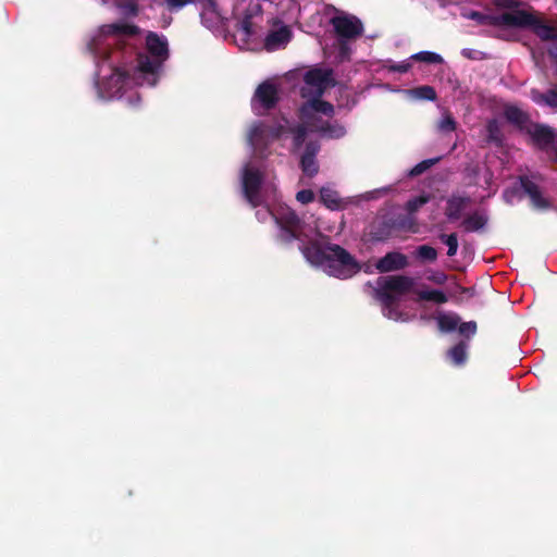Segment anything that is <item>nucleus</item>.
Instances as JSON below:
<instances>
[{"label": "nucleus", "instance_id": "nucleus-45", "mask_svg": "<svg viewBox=\"0 0 557 557\" xmlns=\"http://www.w3.org/2000/svg\"><path fill=\"white\" fill-rule=\"evenodd\" d=\"M456 289L460 294L467 295L469 297H472L475 294V290L473 287H463V286H460L459 284H456Z\"/></svg>", "mask_w": 557, "mask_h": 557}, {"label": "nucleus", "instance_id": "nucleus-15", "mask_svg": "<svg viewBox=\"0 0 557 557\" xmlns=\"http://www.w3.org/2000/svg\"><path fill=\"white\" fill-rule=\"evenodd\" d=\"M292 39V30L287 25H282L278 29L270 30L264 38V48L267 51H274L285 47Z\"/></svg>", "mask_w": 557, "mask_h": 557}, {"label": "nucleus", "instance_id": "nucleus-18", "mask_svg": "<svg viewBox=\"0 0 557 557\" xmlns=\"http://www.w3.org/2000/svg\"><path fill=\"white\" fill-rule=\"evenodd\" d=\"M262 7L258 2H251L245 10V13L242 18L237 21L236 28L240 30L247 38L253 35L252 29V17L257 15H261Z\"/></svg>", "mask_w": 557, "mask_h": 557}, {"label": "nucleus", "instance_id": "nucleus-41", "mask_svg": "<svg viewBox=\"0 0 557 557\" xmlns=\"http://www.w3.org/2000/svg\"><path fill=\"white\" fill-rule=\"evenodd\" d=\"M319 150H320V144L318 141L311 140L306 144L305 151H304L302 156L315 157L317 153L319 152Z\"/></svg>", "mask_w": 557, "mask_h": 557}, {"label": "nucleus", "instance_id": "nucleus-36", "mask_svg": "<svg viewBox=\"0 0 557 557\" xmlns=\"http://www.w3.org/2000/svg\"><path fill=\"white\" fill-rule=\"evenodd\" d=\"M440 239L448 247L447 256L454 257L458 250V237L456 233L441 234Z\"/></svg>", "mask_w": 557, "mask_h": 557}, {"label": "nucleus", "instance_id": "nucleus-10", "mask_svg": "<svg viewBox=\"0 0 557 557\" xmlns=\"http://www.w3.org/2000/svg\"><path fill=\"white\" fill-rule=\"evenodd\" d=\"M306 124L311 132H317L327 138H341L346 134V129L343 125L330 121H325L317 114H306L304 117Z\"/></svg>", "mask_w": 557, "mask_h": 557}, {"label": "nucleus", "instance_id": "nucleus-39", "mask_svg": "<svg viewBox=\"0 0 557 557\" xmlns=\"http://www.w3.org/2000/svg\"><path fill=\"white\" fill-rule=\"evenodd\" d=\"M440 128L444 132H453L456 128V122L450 115L445 116L440 124Z\"/></svg>", "mask_w": 557, "mask_h": 557}, {"label": "nucleus", "instance_id": "nucleus-27", "mask_svg": "<svg viewBox=\"0 0 557 557\" xmlns=\"http://www.w3.org/2000/svg\"><path fill=\"white\" fill-rule=\"evenodd\" d=\"M418 298L419 300L433 301L440 305L448 301L446 294L438 289L420 290L418 292Z\"/></svg>", "mask_w": 557, "mask_h": 557}, {"label": "nucleus", "instance_id": "nucleus-16", "mask_svg": "<svg viewBox=\"0 0 557 557\" xmlns=\"http://www.w3.org/2000/svg\"><path fill=\"white\" fill-rule=\"evenodd\" d=\"M470 203L471 198L469 196L453 194L447 199L445 207V215L448 221L459 220Z\"/></svg>", "mask_w": 557, "mask_h": 557}, {"label": "nucleus", "instance_id": "nucleus-48", "mask_svg": "<svg viewBox=\"0 0 557 557\" xmlns=\"http://www.w3.org/2000/svg\"><path fill=\"white\" fill-rule=\"evenodd\" d=\"M552 161H553L554 163H557V147H556V148H554V157L552 158Z\"/></svg>", "mask_w": 557, "mask_h": 557}, {"label": "nucleus", "instance_id": "nucleus-35", "mask_svg": "<svg viewBox=\"0 0 557 557\" xmlns=\"http://www.w3.org/2000/svg\"><path fill=\"white\" fill-rule=\"evenodd\" d=\"M308 129V126L304 124H299L292 128L293 145L296 149H299L304 145Z\"/></svg>", "mask_w": 557, "mask_h": 557}, {"label": "nucleus", "instance_id": "nucleus-43", "mask_svg": "<svg viewBox=\"0 0 557 557\" xmlns=\"http://www.w3.org/2000/svg\"><path fill=\"white\" fill-rule=\"evenodd\" d=\"M411 69V64L409 62H400L395 63L391 66H388V70L392 72H398V73H407Z\"/></svg>", "mask_w": 557, "mask_h": 557}, {"label": "nucleus", "instance_id": "nucleus-22", "mask_svg": "<svg viewBox=\"0 0 557 557\" xmlns=\"http://www.w3.org/2000/svg\"><path fill=\"white\" fill-rule=\"evenodd\" d=\"M320 201L330 210H342L345 208L339 194L330 187H322L320 189Z\"/></svg>", "mask_w": 557, "mask_h": 557}, {"label": "nucleus", "instance_id": "nucleus-47", "mask_svg": "<svg viewBox=\"0 0 557 557\" xmlns=\"http://www.w3.org/2000/svg\"><path fill=\"white\" fill-rule=\"evenodd\" d=\"M462 55L468 58V59H471L472 58V53H471V50H468V49H463L462 50Z\"/></svg>", "mask_w": 557, "mask_h": 557}, {"label": "nucleus", "instance_id": "nucleus-4", "mask_svg": "<svg viewBox=\"0 0 557 557\" xmlns=\"http://www.w3.org/2000/svg\"><path fill=\"white\" fill-rule=\"evenodd\" d=\"M146 48L149 55L139 53L137 69L145 74L156 75L169 58V45L164 36L149 32L146 36Z\"/></svg>", "mask_w": 557, "mask_h": 557}, {"label": "nucleus", "instance_id": "nucleus-23", "mask_svg": "<svg viewBox=\"0 0 557 557\" xmlns=\"http://www.w3.org/2000/svg\"><path fill=\"white\" fill-rule=\"evenodd\" d=\"M488 218L485 213L474 211L473 213L466 216L461 223L466 232H478L485 227Z\"/></svg>", "mask_w": 557, "mask_h": 557}, {"label": "nucleus", "instance_id": "nucleus-11", "mask_svg": "<svg viewBox=\"0 0 557 557\" xmlns=\"http://www.w3.org/2000/svg\"><path fill=\"white\" fill-rule=\"evenodd\" d=\"M253 100L258 101L263 110H272L280 101L278 89L273 83L265 81L257 87Z\"/></svg>", "mask_w": 557, "mask_h": 557}, {"label": "nucleus", "instance_id": "nucleus-20", "mask_svg": "<svg viewBox=\"0 0 557 557\" xmlns=\"http://www.w3.org/2000/svg\"><path fill=\"white\" fill-rule=\"evenodd\" d=\"M530 98L536 104L557 109V86L550 88L546 92H542L536 88H532L530 90Z\"/></svg>", "mask_w": 557, "mask_h": 557}, {"label": "nucleus", "instance_id": "nucleus-33", "mask_svg": "<svg viewBox=\"0 0 557 557\" xmlns=\"http://www.w3.org/2000/svg\"><path fill=\"white\" fill-rule=\"evenodd\" d=\"M416 256L422 261L433 262L437 259V250L429 245H421L416 250Z\"/></svg>", "mask_w": 557, "mask_h": 557}, {"label": "nucleus", "instance_id": "nucleus-30", "mask_svg": "<svg viewBox=\"0 0 557 557\" xmlns=\"http://www.w3.org/2000/svg\"><path fill=\"white\" fill-rule=\"evenodd\" d=\"M411 59L428 64H441L444 62V59L441 54L432 51H420L411 55Z\"/></svg>", "mask_w": 557, "mask_h": 557}, {"label": "nucleus", "instance_id": "nucleus-42", "mask_svg": "<svg viewBox=\"0 0 557 557\" xmlns=\"http://www.w3.org/2000/svg\"><path fill=\"white\" fill-rule=\"evenodd\" d=\"M256 218L259 222L264 223L269 218H273V210H271L269 207L257 210Z\"/></svg>", "mask_w": 557, "mask_h": 557}, {"label": "nucleus", "instance_id": "nucleus-34", "mask_svg": "<svg viewBox=\"0 0 557 557\" xmlns=\"http://www.w3.org/2000/svg\"><path fill=\"white\" fill-rule=\"evenodd\" d=\"M458 333L468 341L476 334L478 325L475 321L461 322L457 326Z\"/></svg>", "mask_w": 557, "mask_h": 557}, {"label": "nucleus", "instance_id": "nucleus-8", "mask_svg": "<svg viewBox=\"0 0 557 557\" xmlns=\"http://www.w3.org/2000/svg\"><path fill=\"white\" fill-rule=\"evenodd\" d=\"M516 7H518L516 0H506V8L510 9V11L499 14L496 17V23L508 27L531 29L536 14L527 10H518Z\"/></svg>", "mask_w": 557, "mask_h": 557}, {"label": "nucleus", "instance_id": "nucleus-3", "mask_svg": "<svg viewBox=\"0 0 557 557\" xmlns=\"http://www.w3.org/2000/svg\"><path fill=\"white\" fill-rule=\"evenodd\" d=\"M377 287L374 296L384 309L392 311L398 304L401 296L409 293L414 280L407 275L381 276L376 281Z\"/></svg>", "mask_w": 557, "mask_h": 557}, {"label": "nucleus", "instance_id": "nucleus-38", "mask_svg": "<svg viewBox=\"0 0 557 557\" xmlns=\"http://www.w3.org/2000/svg\"><path fill=\"white\" fill-rule=\"evenodd\" d=\"M391 230L387 226H382L372 232V239L376 242H383L388 238Z\"/></svg>", "mask_w": 557, "mask_h": 557}, {"label": "nucleus", "instance_id": "nucleus-5", "mask_svg": "<svg viewBox=\"0 0 557 557\" xmlns=\"http://www.w3.org/2000/svg\"><path fill=\"white\" fill-rule=\"evenodd\" d=\"M273 220L281 231L280 242L290 244L300 239L305 223L294 209L286 205H278L273 209Z\"/></svg>", "mask_w": 557, "mask_h": 557}, {"label": "nucleus", "instance_id": "nucleus-40", "mask_svg": "<svg viewBox=\"0 0 557 557\" xmlns=\"http://www.w3.org/2000/svg\"><path fill=\"white\" fill-rule=\"evenodd\" d=\"M448 276L442 271L433 272L431 275L428 276V280L434 284L443 285L446 283Z\"/></svg>", "mask_w": 557, "mask_h": 557}, {"label": "nucleus", "instance_id": "nucleus-32", "mask_svg": "<svg viewBox=\"0 0 557 557\" xmlns=\"http://www.w3.org/2000/svg\"><path fill=\"white\" fill-rule=\"evenodd\" d=\"M414 97L423 100L434 101L437 97L432 86L424 85L409 90Z\"/></svg>", "mask_w": 557, "mask_h": 557}, {"label": "nucleus", "instance_id": "nucleus-28", "mask_svg": "<svg viewBox=\"0 0 557 557\" xmlns=\"http://www.w3.org/2000/svg\"><path fill=\"white\" fill-rule=\"evenodd\" d=\"M300 168L301 171L309 177H313L319 172V165L317 163L315 157L311 156H301Z\"/></svg>", "mask_w": 557, "mask_h": 557}, {"label": "nucleus", "instance_id": "nucleus-13", "mask_svg": "<svg viewBox=\"0 0 557 557\" xmlns=\"http://www.w3.org/2000/svg\"><path fill=\"white\" fill-rule=\"evenodd\" d=\"M528 134L531 136L534 145L541 150H546L549 146L554 145L557 137L550 126L539 123L528 129Z\"/></svg>", "mask_w": 557, "mask_h": 557}, {"label": "nucleus", "instance_id": "nucleus-24", "mask_svg": "<svg viewBox=\"0 0 557 557\" xmlns=\"http://www.w3.org/2000/svg\"><path fill=\"white\" fill-rule=\"evenodd\" d=\"M436 321L437 327L442 333H450L457 330L461 318L455 312L440 313L436 318Z\"/></svg>", "mask_w": 557, "mask_h": 557}, {"label": "nucleus", "instance_id": "nucleus-26", "mask_svg": "<svg viewBox=\"0 0 557 557\" xmlns=\"http://www.w3.org/2000/svg\"><path fill=\"white\" fill-rule=\"evenodd\" d=\"M467 342L460 341L447 351V357L455 366H461L467 360Z\"/></svg>", "mask_w": 557, "mask_h": 557}, {"label": "nucleus", "instance_id": "nucleus-2", "mask_svg": "<svg viewBox=\"0 0 557 557\" xmlns=\"http://www.w3.org/2000/svg\"><path fill=\"white\" fill-rule=\"evenodd\" d=\"M140 33L137 25L128 23H113L100 27L99 34L88 42L89 51L103 61H111L117 51L111 49L119 45L122 37H134Z\"/></svg>", "mask_w": 557, "mask_h": 557}, {"label": "nucleus", "instance_id": "nucleus-29", "mask_svg": "<svg viewBox=\"0 0 557 557\" xmlns=\"http://www.w3.org/2000/svg\"><path fill=\"white\" fill-rule=\"evenodd\" d=\"M432 196L429 194H422L414 198H411L406 203V210L409 214H413L420 210L424 205L431 200Z\"/></svg>", "mask_w": 557, "mask_h": 557}, {"label": "nucleus", "instance_id": "nucleus-44", "mask_svg": "<svg viewBox=\"0 0 557 557\" xmlns=\"http://www.w3.org/2000/svg\"><path fill=\"white\" fill-rule=\"evenodd\" d=\"M193 0H165L170 9H180L190 3Z\"/></svg>", "mask_w": 557, "mask_h": 557}, {"label": "nucleus", "instance_id": "nucleus-46", "mask_svg": "<svg viewBox=\"0 0 557 557\" xmlns=\"http://www.w3.org/2000/svg\"><path fill=\"white\" fill-rule=\"evenodd\" d=\"M124 8L132 14V15H137L138 14V5L133 2V1H129L127 3L124 4Z\"/></svg>", "mask_w": 557, "mask_h": 557}, {"label": "nucleus", "instance_id": "nucleus-12", "mask_svg": "<svg viewBox=\"0 0 557 557\" xmlns=\"http://www.w3.org/2000/svg\"><path fill=\"white\" fill-rule=\"evenodd\" d=\"M519 183L524 194L530 198L533 208L540 210H546L550 208L549 200L543 196L539 185L534 183L529 176H519Z\"/></svg>", "mask_w": 557, "mask_h": 557}, {"label": "nucleus", "instance_id": "nucleus-31", "mask_svg": "<svg viewBox=\"0 0 557 557\" xmlns=\"http://www.w3.org/2000/svg\"><path fill=\"white\" fill-rule=\"evenodd\" d=\"M441 161V157H436V158H431V159H425L421 162H419L418 164H416L410 171H409V176L411 177H416V176H419L421 175L422 173H424L425 171H428L429 169H431L433 165H435L436 163H438Z\"/></svg>", "mask_w": 557, "mask_h": 557}, {"label": "nucleus", "instance_id": "nucleus-21", "mask_svg": "<svg viewBox=\"0 0 557 557\" xmlns=\"http://www.w3.org/2000/svg\"><path fill=\"white\" fill-rule=\"evenodd\" d=\"M504 116L509 123L513 124L520 129H523L525 124L530 121V116L527 112L512 104L506 106L504 108Z\"/></svg>", "mask_w": 557, "mask_h": 557}, {"label": "nucleus", "instance_id": "nucleus-14", "mask_svg": "<svg viewBox=\"0 0 557 557\" xmlns=\"http://www.w3.org/2000/svg\"><path fill=\"white\" fill-rule=\"evenodd\" d=\"M408 264V258L406 255L398 251H392L379 259L375 263V268L380 273H387L403 270L407 268Z\"/></svg>", "mask_w": 557, "mask_h": 557}, {"label": "nucleus", "instance_id": "nucleus-25", "mask_svg": "<svg viewBox=\"0 0 557 557\" xmlns=\"http://www.w3.org/2000/svg\"><path fill=\"white\" fill-rule=\"evenodd\" d=\"M486 132V141L488 144H493L496 147H503L505 137L500 124L496 119H492L487 122Z\"/></svg>", "mask_w": 557, "mask_h": 557}, {"label": "nucleus", "instance_id": "nucleus-17", "mask_svg": "<svg viewBox=\"0 0 557 557\" xmlns=\"http://www.w3.org/2000/svg\"><path fill=\"white\" fill-rule=\"evenodd\" d=\"M311 99H309L306 103L301 107V115L302 117L306 116V114H317L322 113L327 117H333L335 113L334 106L325 100H322L321 97H318L315 95H311Z\"/></svg>", "mask_w": 557, "mask_h": 557}, {"label": "nucleus", "instance_id": "nucleus-9", "mask_svg": "<svg viewBox=\"0 0 557 557\" xmlns=\"http://www.w3.org/2000/svg\"><path fill=\"white\" fill-rule=\"evenodd\" d=\"M336 35L346 40L355 39L362 35L363 25L361 21L348 14L336 15L331 18Z\"/></svg>", "mask_w": 557, "mask_h": 557}, {"label": "nucleus", "instance_id": "nucleus-7", "mask_svg": "<svg viewBox=\"0 0 557 557\" xmlns=\"http://www.w3.org/2000/svg\"><path fill=\"white\" fill-rule=\"evenodd\" d=\"M263 183L262 173L255 168L245 166L242 176V190L244 198L252 207L257 208L262 203L260 190Z\"/></svg>", "mask_w": 557, "mask_h": 557}, {"label": "nucleus", "instance_id": "nucleus-37", "mask_svg": "<svg viewBox=\"0 0 557 557\" xmlns=\"http://www.w3.org/2000/svg\"><path fill=\"white\" fill-rule=\"evenodd\" d=\"M296 199L300 203L307 205L314 199V194L311 189H301L296 194Z\"/></svg>", "mask_w": 557, "mask_h": 557}, {"label": "nucleus", "instance_id": "nucleus-1", "mask_svg": "<svg viewBox=\"0 0 557 557\" xmlns=\"http://www.w3.org/2000/svg\"><path fill=\"white\" fill-rule=\"evenodd\" d=\"M300 250L308 262L324 267L330 275L338 278H349L360 271L355 257L337 244L310 242L300 246Z\"/></svg>", "mask_w": 557, "mask_h": 557}, {"label": "nucleus", "instance_id": "nucleus-19", "mask_svg": "<svg viewBox=\"0 0 557 557\" xmlns=\"http://www.w3.org/2000/svg\"><path fill=\"white\" fill-rule=\"evenodd\" d=\"M531 30L543 41L557 40V27L546 23L539 15L535 16Z\"/></svg>", "mask_w": 557, "mask_h": 557}, {"label": "nucleus", "instance_id": "nucleus-6", "mask_svg": "<svg viewBox=\"0 0 557 557\" xmlns=\"http://www.w3.org/2000/svg\"><path fill=\"white\" fill-rule=\"evenodd\" d=\"M305 86L301 88V96L307 98L311 95L322 97L329 87L335 85L332 69L314 67L304 75Z\"/></svg>", "mask_w": 557, "mask_h": 557}]
</instances>
